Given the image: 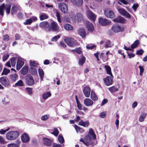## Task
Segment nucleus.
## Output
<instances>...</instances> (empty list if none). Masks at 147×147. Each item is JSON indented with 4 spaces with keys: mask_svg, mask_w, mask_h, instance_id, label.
Listing matches in <instances>:
<instances>
[{
    "mask_svg": "<svg viewBox=\"0 0 147 147\" xmlns=\"http://www.w3.org/2000/svg\"><path fill=\"white\" fill-rule=\"evenodd\" d=\"M92 128H90L89 132L85 136L84 140L81 138L79 140L80 142H82L85 145L87 146L91 145L92 144Z\"/></svg>",
    "mask_w": 147,
    "mask_h": 147,
    "instance_id": "nucleus-1",
    "label": "nucleus"
},
{
    "mask_svg": "<svg viewBox=\"0 0 147 147\" xmlns=\"http://www.w3.org/2000/svg\"><path fill=\"white\" fill-rule=\"evenodd\" d=\"M19 135V133L17 131H10L7 133L6 137L7 140H15Z\"/></svg>",
    "mask_w": 147,
    "mask_h": 147,
    "instance_id": "nucleus-2",
    "label": "nucleus"
},
{
    "mask_svg": "<svg viewBox=\"0 0 147 147\" xmlns=\"http://www.w3.org/2000/svg\"><path fill=\"white\" fill-rule=\"evenodd\" d=\"M64 41L68 46L71 47H73L76 45V41L71 37H66L64 38Z\"/></svg>",
    "mask_w": 147,
    "mask_h": 147,
    "instance_id": "nucleus-3",
    "label": "nucleus"
},
{
    "mask_svg": "<svg viewBox=\"0 0 147 147\" xmlns=\"http://www.w3.org/2000/svg\"><path fill=\"white\" fill-rule=\"evenodd\" d=\"M0 83L5 87H9L11 86L9 80L6 76H3L0 78Z\"/></svg>",
    "mask_w": 147,
    "mask_h": 147,
    "instance_id": "nucleus-4",
    "label": "nucleus"
},
{
    "mask_svg": "<svg viewBox=\"0 0 147 147\" xmlns=\"http://www.w3.org/2000/svg\"><path fill=\"white\" fill-rule=\"evenodd\" d=\"M26 82L28 86H31L34 84V80L32 76L27 74L25 76Z\"/></svg>",
    "mask_w": 147,
    "mask_h": 147,
    "instance_id": "nucleus-5",
    "label": "nucleus"
},
{
    "mask_svg": "<svg viewBox=\"0 0 147 147\" xmlns=\"http://www.w3.org/2000/svg\"><path fill=\"white\" fill-rule=\"evenodd\" d=\"M59 7L60 9L63 13H66L68 12L67 5L66 3H60L59 5Z\"/></svg>",
    "mask_w": 147,
    "mask_h": 147,
    "instance_id": "nucleus-6",
    "label": "nucleus"
},
{
    "mask_svg": "<svg viewBox=\"0 0 147 147\" xmlns=\"http://www.w3.org/2000/svg\"><path fill=\"white\" fill-rule=\"evenodd\" d=\"M111 29L114 32L117 33L123 31L124 30V28L123 27L121 26L115 24L112 26Z\"/></svg>",
    "mask_w": 147,
    "mask_h": 147,
    "instance_id": "nucleus-7",
    "label": "nucleus"
},
{
    "mask_svg": "<svg viewBox=\"0 0 147 147\" xmlns=\"http://www.w3.org/2000/svg\"><path fill=\"white\" fill-rule=\"evenodd\" d=\"M49 29H51L53 32H58L59 31V27L57 23L53 21L51 23Z\"/></svg>",
    "mask_w": 147,
    "mask_h": 147,
    "instance_id": "nucleus-8",
    "label": "nucleus"
},
{
    "mask_svg": "<svg viewBox=\"0 0 147 147\" xmlns=\"http://www.w3.org/2000/svg\"><path fill=\"white\" fill-rule=\"evenodd\" d=\"M21 138L22 142L24 143H27L30 140V138L28 134L26 133H24L22 134Z\"/></svg>",
    "mask_w": 147,
    "mask_h": 147,
    "instance_id": "nucleus-9",
    "label": "nucleus"
},
{
    "mask_svg": "<svg viewBox=\"0 0 147 147\" xmlns=\"http://www.w3.org/2000/svg\"><path fill=\"white\" fill-rule=\"evenodd\" d=\"M98 22L102 26H105L111 23V22L105 18H98Z\"/></svg>",
    "mask_w": 147,
    "mask_h": 147,
    "instance_id": "nucleus-10",
    "label": "nucleus"
},
{
    "mask_svg": "<svg viewBox=\"0 0 147 147\" xmlns=\"http://www.w3.org/2000/svg\"><path fill=\"white\" fill-rule=\"evenodd\" d=\"M112 77L108 76L106 78H104L103 80L104 83L107 86H109L111 85L113 83V78Z\"/></svg>",
    "mask_w": 147,
    "mask_h": 147,
    "instance_id": "nucleus-11",
    "label": "nucleus"
},
{
    "mask_svg": "<svg viewBox=\"0 0 147 147\" xmlns=\"http://www.w3.org/2000/svg\"><path fill=\"white\" fill-rule=\"evenodd\" d=\"M118 11L121 14L124 16L125 17L129 18H131V16L130 14L123 9L119 8L118 9Z\"/></svg>",
    "mask_w": 147,
    "mask_h": 147,
    "instance_id": "nucleus-12",
    "label": "nucleus"
},
{
    "mask_svg": "<svg viewBox=\"0 0 147 147\" xmlns=\"http://www.w3.org/2000/svg\"><path fill=\"white\" fill-rule=\"evenodd\" d=\"M43 144L47 146H51L52 145V141L51 139L46 138L45 137H43L42 139Z\"/></svg>",
    "mask_w": 147,
    "mask_h": 147,
    "instance_id": "nucleus-13",
    "label": "nucleus"
},
{
    "mask_svg": "<svg viewBox=\"0 0 147 147\" xmlns=\"http://www.w3.org/2000/svg\"><path fill=\"white\" fill-rule=\"evenodd\" d=\"M37 18L36 16H32L30 18L27 19L26 22L24 23L25 25H30L33 22L37 20Z\"/></svg>",
    "mask_w": 147,
    "mask_h": 147,
    "instance_id": "nucleus-14",
    "label": "nucleus"
},
{
    "mask_svg": "<svg viewBox=\"0 0 147 147\" xmlns=\"http://www.w3.org/2000/svg\"><path fill=\"white\" fill-rule=\"evenodd\" d=\"M105 14L106 16L108 18H113L115 17L114 13L109 9L105 10Z\"/></svg>",
    "mask_w": 147,
    "mask_h": 147,
    "instance_id": "nucleus-15",
    "label": "nucleus"
},
{
    "mask_svg": "<svg viewBox=\"0 0 147 147\" xmlns=\"http://www.w3.org/2000/svg\"><path fill=\"white\" fill-rule=\"evenodd\" d=\"M83 92L85 96L87 97H89L90 93V89L88 86H86L83 89Z\"/></svg>",
    "mask_w": 147,
    "mask_h": 147,
    "instance_id": "nucleus-16",
    "label": "nucleus"
},
{
    "mask_svg": "<svg viewBox=\"0 0 147 147\" xmlns=\"http://www.w3.org/2000/svg\"><path fill=\"white\" fill-rule=\"evenodd\" d=\"M39 26L41 28H45L49 30L50 24L47 21H44L40 23Z\"/></svg>",
    "mask_w": 147,
    "mask_h": 147,
    "instance_id": "nucleus-17",
    "label": "nucleus"
},
{
    "mask_svg": "<svg viewBox=\"0 0 147 147\" xmlns=\"http://www.w3.org/2000/svg\"><path fill=\"white\" fill-rule=\"evenodd\" d=\"M113 21L114 22L124 23L125 22V20L123 17L119 16L117 17L115 19H113Z\"/></svg>",
    "mask_w": 147,
    "mask_h": 147,
    "instance_id": "nucleus-18",
    "label": "nucleus"
},
{
    "mask_svg": "<svg viewBox=\"0 0 147 147\" xmlns=\"http://www.w3.org/2000/svg\"><path fill=\"white\" fill-rule=\"evenodd\" d=\"M71 1L73 4L78 7L81 6L83 3V0H71Z\"/></svg>",
    "mask_w": 147,
    "mask_h": 147,
    "instance_id": "nucleus-19",
    "label": "nucleus"
},
{
    "mask_svg": "<svg viewBox=\"0 0 147 147\" xmlns=\"http://www.w3.org/2000/svg\"><path fill=\"white\" fill-rule=\"evenodd\" d=\"M24 62L20 59H18L16 64V69L19 70L24 65Z\"/></svg>",
    "mask_w": 147,
    "mask_h": 147,
    "instance_id": "nucleus-20",
    "label": "nucleus"
},
{
    "mask_svg": "<svg viewBox=\"0 0 147 147\" xmlns=\"http://www.w3.org/2000/svg\"><path fill=\"white\" fill-rule=\"evenodd\" d=\"M78 33L82 38H84L86 36V31L85 29L83 28H79L78 31Z\"/></svg>",
    "mask_w": 147,
    "mask_h": 147,
    "instance_id": "nucleus-21",
    "label": "nucleus"
},
{
    "mask_svg": "<svg viewBox=\"0 0 147 147\" xmlns=\"http://www.w3.org/2000/svg\"><path fill=\"white\" fill-rule=\"evenodd\" d=\"M4 9L5 10L7 14H9L10 12L11 5L10 4H4Z\"/></svg>",
    "mask_w": 147,
    "mask_h": 147,
    "instance_id": "nucleus-22",
    "label": "nucleus"
},
{
    "mask_svg": "<svg viewBox=\"0 0 147 147\" xmlns=\"http://www.w3.org/2000/svg\"><path fill=\"white\" fill-rule=\"evenodd\" d=\"M48 18V16L45 13H41L40 14L39 18L41 21L47 19Z\"/></svg>",
    "mask_w": 147,
    "mask_h": 147,
    "instance_id": "nucleus-23",
    "label": "nucleus"
},
{
    "mask_svg": "<svg viewBox=\"0 0 147 147\" xmlns=\"http://www.w3.org/2000/svg\"><path fill=\"white\" fill-rule=\"evenodd\" d=\"M28 67L27 66H24L21 70L22 74L23 75H26L28 72Z\"/></svg>",
    "mask_w": 147,
    "mask_h": 147,
    "instance_id": "nucleus-24",
    "label": "nucleus"
},
{
    "mask_svg": "<svg viewBox=\"0 0 147 147\" xmlns=\"http://www.w3.org/2000/svg\"><path fill=\"white\" fill-rule=\"evenodd\" d=\"M10 77L11 81L12 82H14L18 79V75L16 74H10Z\"/></svg>",
    "mask_w": 147,
    "mask_h": 147,
    "instance_id": "nucleus-25",
    "label": "nucleus"
},
{
    "mask_svg": "<svg viewBox=\"0 0 147 147\" xmlns=\"http://www.w3.org/2000/svg\"><path fill=\"white\" fill-rule=\"evenodd\" d=\"M105 67L107 71V74L109 75L112 78L113 76L111 72V68L110 67L109 65H106L105 66Z\"/></svg>",
    "mask_w": 147,
    "mask_h": 147,
    "instance_id": "nucleus-26",
    "label": "nucleus"
},
{
    "mask_svg": "<svg viewBox=\"0 0 147 147\" xmlns=\"http://www.w3.org/2000/svg\"><path fill=\"white\" fill-rule=\"evenodd\" d=\"M133 0H119L118 3L119 4L121 5L120 2L122 3L124 5L128 4L129 3H132Z\"/></svg>",
    "mask_w": 147,
    "mask_h": 147,
    "instance_id": "nucleus-27",
    "label": "nucleus"
},
{
    "mask_svg": "<svg viewBox=\"0 0 147 147\" xmlns=\"http://www.w3.org/2000/svg\"><path fill=\"white\" fill-rule=\"evenodd\" d=\"M38 72L39 75L41 80H42L44 75V73L42 69L38 68Z\"/></svg>",
    "mask_w": 147,
    "mask_h": 147,
    "instance_id": "nucleus-28",
    "label": "nucleus"
},
{
    "mask_svg": "<svg viewBox=\"0 0 147 147\" xmlns=\"http://www.w3.org/2000/svg\"><path fill=\"white\" fill-rule=\"evenodd\" d=\"M86 26L88 30L92 31V23L88 21H86Z\"/></svg>",
    "mask_w": 147,
    "mask_h": 147,
    "instance_id": "nucleus-29",
    "label": "nucleus"
},
{
    "mask_svg": "<svg viewBox=\"0 0 147 147\" xmlns=\"http://www.w3.org/2000/svg\"><path fill=\"white\" fill-rule=\"evenodd\" d=\"M96 136L92 130V146L96 144L97 143V140H96Z\"/></svg>",
    "mask_w": 147,
    "mask_h": 147,
    "instance_id": "nucleus-30",
    "label": "nucleus"
},
{
    "mask_svg": "<svg viewBox=\"0 0 147 147\" xmlns=\"http://www.w3.org/2000/svg\"><path fill=\"white\" fill-rule=\"evenodd\" d=\"M79 125L82 126L84 127H88L89 124V123L88 121L84 122L83 121L81 120L78 124Z\"/></svg>",
    "mask_w": 147,
    "mask_h": 147,
    "instance_id": "nucleus-31",
    "label": "nucleus"
},
{
    "mask_svg": "<svg viewBox=\"0 0 147 147\" xmlns=\"http://www.w3.org/2000/svg\"><path fill=\"white\" fill-rule=\"evenodd\" d=\"M84 103L87 106H91L92 105V100L88 98H86L84 100Z\"/></svg>",
    "mask_w": 147,
    "mask_h": 147,
    "instance_id": "nucleus-32",
    "label": "nucleus"
},
{
    "mask_svg": "<svg viewBox=\"0 0 147 147\" xmlns=\"http://www.w3.org/2000/svg\"><path fill=\"white\" fill-rule=\"evenodd\" d=\"M75 98L77 104V107L78 109L80 110L82 109V106L80 103L79 100H78L77 96L75 95Z\"/></svg>",
    "mask_w": 147,
    "mask_h": 147,
    "instance_id": "nucleus-33",
    "label": "nucleus"
},
{
    "mask_svg": "<svg viewBox=\"0 0 147 147\" xmlns=\"http://www.w3.org/2000/svg\"><path fill=\"white\" fill-rule=\"evenodd\" d=\"M86 60V58L83 55H82V57L80 58L78 61V63L80 65H82L85 63Z\"/></svg>",
    "mask_w": 147,
    "mask_h": 147,
    "instance_id": "nucleus-34",
    "label": "nucleus"
},
{
    "mask_svg": "<svg viewBox=\"0 0 147 147\" xmlns=\"http://www.w3.org/2000/svg\"><path fill=\"white\" fill-rule=\"evenodd\" d=\"M64 28L67 30H71L73 29V27L69 24H66L64 25Z\"/></svg>",
    "mask_w": 147,
    "mask_h": 147,
    "instance_id": "nucleus-35",
    "label": "nucleus"
},
{
    "mask_svg": "<svg viewBox=\"0 0 147 147\" xmlns=\"http://www.w3.org/2000/svg\"><path fill=\"white\" fill-rule=\"evenodd\" d=\"M86 14L88 18L90 20H92V12L88 8L86 11Z\"/></svg>",
    "mask_w": 147,
    "mask_h": 147,
    "instance_id": "nucleus-36",
    "label": "nucleus"
},
{
    "mask_svg": "<svg viewBox=\"0 0 147 147\" xmlns=\"http://www.w3.org/2000/svg\"><path fill=\"white\" fill-rule=\"evenodd\" d=\"M118 89L115 86H113L109 88V90L111 92L113 93L118 91Z\"/></svg>",
    "mask_w": 147,
    "mask_h": 147,
    "instance_id": "nucleus-37",
    "label": "nucleus"
},
{
    "mask_svg": "<svg viewBox=\"0 0 147 147\" xmlns=\"http://www.w3.org/2000/svg\"><path fill=\"white\" fill-rule=\"evenodd\" d=\"M75 18L77 19L78 21H80L82 19L83 16L80 13H78L75 16Z\"/></svg>",
    "mask_w": 147,
    "mask_h": 147,
    "instance_id": "nucleus-38",
    "label": "nucleus"
},
{
    "mask_svg": "<svg viewBox=\"0 0 147 147\" xmlns=\"http://www.w3.org/2000/svg\"><path fill=\"white\" fill-rule=\"evenodd\" d=\"M4 6V3L0 6V14L2 16H3L4 14V11L5 10Z\"/></svg>",
    "mask_w": 147,
    "mask_h": 147,
    "instance_id": "nucleus-39",
    "label": "nucleus"
},
{
    "mask_svg": "<svg viewBox=\"0 0 147 147\" xmlns=\"http://www.w3.org/2000/svg\"><path fill=\"white\" fill-rule=\"evenodd\" d=\"M30 73L32 75H35L37 73V71L36 69L33 67H31L29 69Z\"/></svg>",
    "mask_w": 147,
    "mask_h": 147,
    "instance_id": "nucleus-40",
    "label": "nucleus"
},
{
    "mask_svg": "<svg viewBox=\"0 0 147 147\" xmlns=\"http://www.w3.org/2000/svg\"><path fill=\"white\" fill-rule=\"evenodd\" d=\"M113 46V45L111 44V42L109 40H107L105 44V47L106 48L111 47Z\"/></svg>",
    "mask_w": 147,
    "mask_h": 147,
    "instance_id": "nucleus-41",
    "label": "nucleus"
},
{
    "mask_svg": "<svg viewBox=\"0 0 147 147\" xmlns=\"http://www.w3.org/2000/svg\"><path fill=\"white\" fill-rule=\"evenodd\" d=\"M139 42L138 40L135 41L133 44L131 46V48L132 49H134L136 48L139 44Z\"/></svg>",
    "mask_w": 147,
    "mask_h": 147,
    "instance_id": "nucleus-42",
    "label": "nucleus"
},
{
    "mask_svg": "<svg viewBox=\"0 0 147 147\" xmlns=\"http://www.w3.org/2000/svg\"><path fill=\"white\" fill-rule=\"evenodd\" d=\"M104 53H101L100 54V58L103 59L104 61L105 62L108 60L109 57L108 56H104Z\"/></svg>",
    "mask_w": 147,
    "mask_h": 147,
    "instance_id": "nucleus-43",
    "label": "nucleus"
},
{
    "mask_svg": "<svg viewBox=\"0 0 147 147\" xmlns=\"http://www.w3.org/2000/svg\"><path fill=\"white\" fill-rule=\"evenodd\" d=\"M18 9V7L16 6H13L12 7L11 10V13L13 15L15 12H16Z\"/></svg>",
    "mask_w": 147,
    "mask_h": 147,
    "instance_id": "nucleus-44",
    "label": "nucleus"
},
{
    "mask_svg": "<svg viewBox=\"0 0 147 147\" xmlns=\"http://www.w3.org/2000/svg\"><path fill=\"white\" fill-rule=\"evenodd\" d=\"M10 72V70L9 69H8L6 68H5L3 69V72L1 73V75H6L7 74L9 73Z\"/></svg>",
    "mask_w": 147,
    "mask_h": 147,
    "instance_id": "nucleus-45",
    "label": "nucleus"
},
{
    "mask_svg": "<svg viewBox=\"0 0 147 147\" xmlns=\"http://www.w3.org/2000/svg\"><path fill=\"white\" fill-rule=\"evenodd\" d=\"M30 65L31 66L36 67L39 64L34 61H30Z\"/></svg>",
    "mask_w": 147,
    "mask_h": 147,
    "instance_id": "nucleus-46",
    "label": "nucleus"
},
{
    "mask_svg": "<svg viewBox=\"0 0 147 147\" xmlns=\"http://www.w3.org/2000/svg\"><path fill=\"white\" fill-rule=\"evenodd\" d=\"M51 95V94L50 92H47L42 95V97L44 99H46L48 97L50 96Z\"/></svg>",
    "mask_w": 147,
    "mask_h": 147,
    "instance_id": "nucleus-47",
    "label": "nucleus"
},
{
    "mask_svg": "<svg viewBox=\"0 0 147 147\" xmlns=\"http://www.w3.org/2000/svg\"><path fill=\"white\" fill-rule=\"evenodd\" d=\"M24 84L23 82V81L20 80H19L15 84V86H24Z\"/></svg>",
    "mask_w": 147,
    "mask_h": 147,
    "instance_id": "nucleus-48",
    "label": "nucleus"
},
{
    "mask_svg": "<svg viewBox=\"0 0 147 147\" xmlns=\"http://www.w3.org/2000/svg\"><path fill=\"white\" fill-rule=\"evenodd\" d=\"M146 116V114L143 113L140 115L139 120L140 122H142L144 121V119L145 118Z\"/></svg>",
    "mask_w": 147,
    "mask_h": 147,
    "instance_id": "nucleus-49",
    "label": "nucleus"
},
{
    "mask_svg": "<svg viewBox=\"0 0 147 147\" xmlns=\"http://www.w3.org/2000/svg\"><path fill=\"white\" fill-rule=\"evenodd\" d=\"M58 139L59 143L61 144L63 143L64 141V138L62 136L59 135L58 137Z\"/></svg>",
    "mask_w": 147,
    "mask_h": 147,
    "instance_id": "nucleus-50",
    "label": "nucleus"
},
{
    "mask_svg": "<svg viewBox=\"0 0 147 147\" xmlns=\"http://www.w3.org/2000/svg\"><path fill=\"white\" fill-rule=\"evenodd\" d=\"M59 132L57 129L56 128H54V131L53 132H51V134H53L55 136H57L59 134Z\"/></svg>",
    "mask_w": 147,
    "mask_h": 147,
    "instance_id": "nucleus-51",
    "label": "nucleus"
},
{
    "mask_svg": "<svg viewBox=\"0 0 147 147\" xmlns=\"http://www.w3.org/2000/svg\"><path fill=\"white\" fill-rule=\"evenodd\" d=\"M60 37V36L59 35L55 36L53 37L51 39V41L52 42H56L57 41V40Z\"/></svg>",
    "mask_w": 147,
    "mask_h": 147,
    "instance_id": "nucleus-52",
    "label": "nucleus"
},
{
    "mask_svg": "<svg viewBox=\"0 0 147 147\" xmlns=\"http://www.w3.org/2000/svg\"><path fill=\"white\" fill-rule=\"evenodd\" d=\"M26 90L29 94L31 95L32 93V88L29 87L26 88Z\"/></svg>",
    "mask_w": 147,
    "mask_h": 147,
    "instance_id": "nucleus-53",
    "label": "nucleus"
},
{
    "mask_svg": "<svg viewBox=\"0 0 147 147\" xmlns=\"http://www.w3.org/2000/svg\"><path fill=\"white\" fill-rule=\"evenodd\" d=\"M16 58L15 57H12L11 59V62L12 65L14 66L16 64Z\"/></svg>",
    "mask_w": 147,
    "mask_h": 147,
    "instance_id": "nucleus-54",
    "label": "nucleus"
},
{
    "mask_svg": "<svg viewBox=\"0 0 147 147\" xmlns=\"http://www.w3.org/2000/svg\"><path fill=\"white\" fill-rule=\"evenodd\" d=\"M56 16L57 18L58 21L60 22H61L60 14L58 11H56Z\"/></svg>",
    "mask_w": 147,
    "mask_h": 147,
    "instance_id": "nucleus-55",
    "label": "nucleus"
},
{
    "mask_svg": "<svg viewBox=\"0 0 147 147\" xmlns=\"http://www.w3.org/2000/svg\"><path fill=\"white\" fill-rule=\"evenodd\" d=\"M9 39V37L7 34H6L3 36V39L5 41H8Z\"/></svg>",
    "mask_w": 147,
    "mask_h": 147,
    "instance_id": "nucleus-56",
    "label": "nucleus"
},
{
    "mask_svg": "<svg viewBox=\"0 0 147 147\" xmlns=\"http://www.w3.org/2000/svg\"><path fill=\"white\" fill-rule=\"evenodd\" d=\"M139 68L140 69V75L142 76V73L144 72V69L141 66H139Z\"/></svg>",
    "mask_w": 147,
    "mask_h": 147,
    "instance_id": "nucleus-57",
    "label": "nucleus"
},
{
    "mask_svg": "<svg viewBox=\"0 0 147 147\" xmlns=\"http://www.w3.org/2000/svg\"><path fill=\"white\" fill-rule=\"evenodd\" d=\"M9 129V128L5 130L1 129L0 130V134H4L7 131H8Z\"/></svg>",
    "mask_w": 147,
    "mask_h": 147,
    "instance_id": "nucleus-58",
    "label": "nucleus"
},
{
    "mask_svg": "<svg viewBox=\"0 0 147 147\" xmlns=\"http://www.w3.org/2000/svg\"><path fill=\"white\" fill-rule=\"evenodd\" d=\"M76 53H77L78 54H80L82 53V51L81 50L80 48H77L75 49L74 50Z\"/></svg>",
    "mask_w": 147,
    "mask_h": 147,
    "instance_id": "nucleus-59",
    "label": "nucleus"
},
{
    "mask_svg": "<svg viewBox=\"0 0 147 147\" xmlns=\"http://www.w3.org/2000/svg\"><path fill=\"white\" fill-rule=\"evenodd\" d=\"M106 112H103L100 113L99 116L101 118H104L105 117L106 115Z\"/></svg>",
    "mask_w": 147,
    "mask_h": 147,
    "instance_id": "nucleus-60",
    "label": "nucleus"
},
{
    "mask_svg": "<svg viewBox=\"0 0 147 147\" xmlns=\"http://www.w3.org/2000/svg\"><path fill=\"white\" fill-rule=\"evenodd\" d=\"M7 147H18V146L14 144V143H11L8 144Z\"/></svg>",
    "mask_w": 147,
    "mask_h": 147,
    "instance_id": "nucleus-61",
    "label": "nucleus"
},
{
    "mask_svg": "<svg viewBox=\"0 0 147 147\" xmlns=\"http://www.w3.org/2000/svg\"><path fill=\"white\" fill-rule=\"evenodd\" d=\"M9 57V55L8 54L5 55L3 57V61H6L8 59Z\"/></svg>",
    "mask_w": 147,
    "mask_h": 147,
    "instance_id": "nucleus-62",
    "label": "nucleus"
},
{
    "mask_svg": "<svg viewBox=\"0 0 147 147\" xmlns=\"http://www.w3.org/2000/svg\"><path fill=\"white\" fill-rule=\"evenodd\" d=\"M138 6L139 5L138 3H134L132 7V8L135 11Z\"/></svg>",
    "mask_w": 147,
    "mask_h": 147,
    "instance_id": "nucleus-63",
    "label": "nucleus"
},
{
    "mask_svg": "<svg viewBox=\"0 0 147 147\" xmlns=\"http://www.w3.org/2000/svg\"><path fill=\"white\" fill-rule=\"evenodd\" d=\"M98 99V97L95 93L92 92V100H96Z\"/></svg>",
    "mask_w": 147,
    "mask_h": 147,
    "instance_id": "nucleus-64",
    "label": "nucleus"
}]
</instances>
